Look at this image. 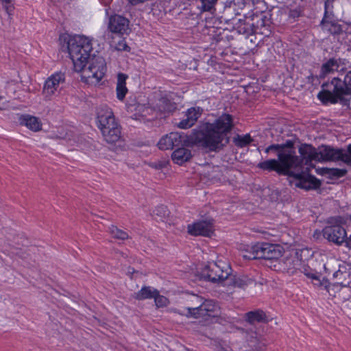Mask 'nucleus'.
I'll return each instance as SVG.
<instances>
[{"label": "nucleus", "instance_id": "f257e3e1", "mask_svg": "<svg viewBox=\"0 0 351 351\" xmlns=\"http://www.w3.org/2000/svg\"><path fill=\"white\" fill-rule=\"evenodd\" d=\"M234 127L233 117L223 113L213 122L201 123L190 135L170 132L158 143L160 149H171L180 145L197 146L211 152H219L230 143V134Z\"/></svg>", "mask_w": 351, "mask_h": 351}, {"label": "nucleus", "instance_id": "f03ea898", "mask_svg": "<svg viewBox=\"0 0 351 351\" xmlns=\"http://www.w3.org/2000/svg\"><path fill=\"white\" fill-rule=\"evenodd\" d=\"M68 51L73 64L74 70L81 73L82 80L88 84H97L106 71L103 57L90 56L93 47L90 40L81 35H75L67 43Z\"/></svg>", "mask_w": 351, "mask_h": 351}, {"label": "nucleus", "instance_id": "7ed1b4c3", "mask_svg": "<svg viewBox=\"0 0 351 351\" xmlns=\"http://www.w3.org/2000/svg\"><path fill=\"white\" fill-rule=\"evenodd\" d=\"M277 155L281 175L293 178L296 187L309 190L319 186V182L315 176L303 171L295 173L291 171L292 169L299 170L302 167V159L296 155L294 149L282 150Z\"/></svg>", "mask_w": 351, "mask_h": 351}, {"label": "nucleus", "instance_id": "20e7f679", "mask_svg": "<svg viewBox=\"0 0 351 351\" xmlns=\"http://www.w3.org/2000/svg\"><path fill=\"white\" fill-rule=\"evenodd\" d=\"M96 119L97 127L106 142L114 143L119 140L121 128L108 106L101 105L97 108Z\"/></svg>", "mask_w": 351, "mask_h": 351}, {"label": "nucleus", "instance_id": "39448f33", "mask_svg": "<svg viewBox=\"0 0 351 351\" xmlns=\"http://www.w3.org/2000/svg\"><path fill=\"white\" fill-rule=\"evenodd\" d=\"M282 253L283 247L281 245L269 243H256L241 247V255L246 260H278L282 256Z\"/></svg>", "mask_w": 351, "mask_h": 351}, {"label": "nucleus", "instance_id": "423d86ee", "mask_svg": "<svg viewBox=\"0 0 351 351\" xmlns=\"http://www.w3.org/2000/svg\"><path fill=\"white\" fill-rule=\"evenodd\" d=\"M232 269L228 264L222 261L209 263L202 271L203 276L210 282L220 283L226 282Z\"/></svg>", "mask_w": 351, "mask_h": 351}, {"label": "nucleus", "instance_id": "0eeeda50", "mask_svg": "<svg viewBox=\"0 0 351 351\" xmlns=\"http://www.w3.org/2000/svg\"><path fill=\"white\" fill-rule=\"evenodd\" d=\"M323 237L329 242L341 245L347 238V233L340 225L327 226L322 230Z\"/></svg>", "mask_w": 351, "mask_h": 351}, {"label": "nucleus", "instance_id": "6e6552de", "mask_svg": "<svg viewBox=\"0 0 351 351\" xmlns=\"http://www.w3.org/2000/svg\"><path fill=\"white\" fill-rule=\"evenodd\" d=\"M187 230L193 236L211 237L214 232L213 222L210 220H202L189 224Z\"/></svg>", "mask_w": 351, "mask_h": 351}, {"label": "nucleus", "instance_id": "1a4fd4ad", "mask_svg": "<svg viewBox=\"0 0 351 351\" xmlns=\"http://www.w3.org/2000/svg\"><path fill=\"white\" fill-rule=\"evenodd\" d=\"M64 79V74L61 72L56 73L47 78L43 90V94L46 99H51Z\"/></svg>", "mask_w": 351, "mask_h": 351}, {"label": "nucleus", "instance_id": "9d476101", "mask_svg": "<svg viewBox=\"0 0 351 351\" xmlns=\"http://www.w3.org/2000/svg\"><path fill=\"white\" fill-rule=\"evenodd\" d=\"M129 20L119 14H114L109 18L108 29L114 34H128L129 28Z\"/></svg>", "mask_w": 351, "mask_h": 351}, {"label": "nucleus", "instance_id": "9b49d317", "mask_svg": "<svg viewBox=\"0 0 351 351\" xmlns=\"http://www.w3.org/2000/svg\"><path fill=\"white\" fill-rule=\"evenodd\" d=\"M333 91L338 97L347 95L351 93V71H349L344 77L343 81L334 77L331 81Z\"/></svg>", "mask_w": 351, "mask_h": 351}, {"label": "nucleus", "instance_id": "f8f14e48", "mask_svg": "<svg viewBox=\"0 0 351 351\" xmlns=\"http://www.w3.org/2000/svg\"><path fill=\"white\" fill-rule=\"evenodd\" d=\"M341 149H335L328 145H321L317 148V162L340 160Z\"/></svg>", "mask_w": 351, "mask_h": 351}, {"label": "nucleus", "instance_id": "ddd939ff", "mask_svg": "<svg viewBox=\"0 0 351 351\" xmlns=\"http://www.w3.org/2000/svg\"><path fill=\"white\" fill-rule=\"evenodd\" d=\"M136 110L134 119L144 123L154 120L158 115L155 109L145 104H138Z\"/></svg>", "mask_w": 351, "mask_h": 351}, {"label": "nucleus", "instance_id": "4468645a", "mask_svg": "<svg viewBox=\"0 0 351 351\" xmlns=\"http://www.w3.org/2000/svg\"><path fill=\"white\" fill-rule=\"evenodd\" d=\"M202 114L199 108H191L186 112V119L178 123V127L182 129H187L192 127Z\"/></svg>", "mask_w": 351, "mask_h": 351}, {"label": "nucleus", "instance_id": "2eb2a0df", "mask_svg": "<svg viewBox=\"0 0 351 351\" xmlns=\"http://www.w3.org/2000/svg\"><path fill=\"white\" fill-rule=\"evenodd\" d=\"M234 30L239 34L243 35L246 38L258 32L257 29H255L254 23L241 19H239L235 24Z\"/></svg>", "mask_w": 351, "mask_h": 351}, {"label": "nucleus", "instance_id": "dca6fc26", "mask_svg": "<svg viewBox=\"0 0 351 351\" xmlns=\"http://www.w3.org/2000/svg\"><path fill=\"white\" fill-rule=\"evenodd\" d=\"M19 121L21 125L26 126L34 132H38L42 129V123L39 119L30 114L20 115Z\"/></svg>", "mask_w": 351, "mask_h": 351}, {"label": "nucleus", "instance_id": "f3484780", "mask_svg": "<svg viewBox=\"0 0 351 351\" xmlns=\"http://www.w3.org/2000/svg\"><path fill=\"white\" fill-rule=\"evenodd\" d=\"M299 154H300L302 162L304 160L307 162L313 160L317 161V149L315 148L310 144L304 143L300 145L298 149Z\"/></svg>", "mask_w": 351, "mask_h": 351}, {"label": "nucleus", "instance_id": "a211bd4d", "mask_svg": "<svg viewBox=\"0 0 351 351\" xmlns=\"http://www.w3.org/2000/svg\"><path fill=\"white\" fill-rule=\"evenodd\" d=\"M191 158V151L185 147H179L174 150L171 154L172 160L179 165L188 162Z\"/></svg>", "mask_w": 351, "mask_h": 351}, {"label": "nucleus", "instance_id": "6ab92c4d", "mask_svg": "<svg viewBox=\"0 0 351 351\" xmlns=\"http://www.w3.org/2000/svg\"><path fill=\"white\" fill-rule=\"evenodd\" d=\"M320 25L323 29L328 31L331 34H339L342 32L341 26L335 21V18L322 19Z\"/></svg>", "mask_w": 351, "mask_h": 351}, {"label": "nucleus", "instance_id": "aec40b11", "mask_svg": "<svg viewBox=\"0 0 351 351\" xmlns=\"http://www.w3.org/2000/svg\"><path fill=\"white\" fill-rule=\"evenodd\" d=\"M128 78V75L120 73L117 75V97L119 100H123L126 93H128V88L126 87V80Z\"/></svg>", "mask_w": 351, "mask_h": 351}, {"label": "nucleus", "instance_id": "412c9836", "mask_svg": "<svg viewBox=\"0 0 351 351\" xmlns=\"http://www.w3.org/2000/svg\"><path fill=\"white\" fill-rule=\"evenodd\" d=\"M158 290L152 287L144 286L138 292L134 293V298L137 300L154 299L157 295Z\"/></svg>", "mask_w": 351, "mask_h": 351}, {"label": "nucleus", "instance_id": "4be33fe9", "mask_svg": "<svg viewBox=\"0 0 351 351\" xmlns=\"http://www.w3.org/2000/svg\"><path fill=\"white\" fill-rule=\"evenodd\" d=\"M257 167L268 171H274L278 173L279 175H281V171H280L279 162L276 159H269L263 162H259L257 165Z\"/></svg>", "mask_w": 351, "mask_h": 351}, {"label": "nucleus", "instance_id": "5701e85b", "mask_svg": "<svg viewBox=\"0 0 351 351\" xmlns=\"http://www.w3.org/2000/svg\"><path fill=\"white\" fill-rule=\"evenodd\" d=\"M246 320L251 324L267 322L266 314L261 310L250 311L245 314Z\"/></svg>", "mask_w": 351, "mask_h": 351}, {"label": "nucleus", "instance_id": "b1692460", "mask_svg": "<svg viewBox=\"0 0 351 351\" xmlns=\"http://www.w3.org/2000/svg\"><path fill=\"white\" fill-rule=\"evenodd\" d=\"M187 313H186V316L187 317H193L195 319L197 318H204L206 316H209V314L206 311V308L203 307V305L201 304L199 306L195 308H187Z\"/></svg>", "mask_w": 351, "mask_h": 351}, {"label": "nucleus", "instance_id": "393cba45", "mask_svg": "<svg viewBox=\"0 0 351 351\" xmlns=\"http://www.w3.org/2000/svg\"><path fill=\"white\" fill-rule=\"evenodd\" d=\"M284 263L287 270L290 273H294L302 264V261L296 255L287 257Z\"/></svg>", "mask_w": 351, "mask_h": 351}, {"label": "nucleus", "instance_id": "a878e982", "mask_svg": "<svg viewBox=\"0 0 351 351\" xmlns=\"http://www.w3.org/2000/svg\"><path fill=\"white\" fill-rule=\"evenodd\" d=\"M247 280L241 278L230 274L226 282L224 283L226 286H232L234 287L244 288L247 285Z\"/></svg>", "mask_w": 351, "mask_h": 351}, {"label": "nucleus", "instance_id": "bb28decb", "mask_svg": "<svg viewBox=\"0 0 351 351\" xmlns=\"http://www.w3.org/2000/svg\"><path fill=\"white\" fill-rule=\"evenodd\" d=\"M201 5L199 6V9L202 12H209L213 14L216 9L215 5L218 0H199Z\"/></svg>", "mask_w": 351, "mask_h": 351}, {"label": "nucleus", "instance_id": "cd10ccee", "mask_svg": "<svg viewBox=\"0 0 351 351\" xmlns=\"http://www.w3.org/2000/svg\"><path fill=\"white\" fill-rule=\"evenodd\" d=\"M318 97L323 102L330 101L332 104H335L337 102V99L341 97L337 96L332 89V91L325 90L322 93H319L318 94Z\"/></svg>", "mask_w": 351, "mask_h": 351}, {"label": "nucleus", "instance_id": "c85d7f7f", "mask_svg": "<svg viewBox=\"0 0 351 351\" xmlns=\"http://www.w3.org/2000/svg\"><path fill=\"white\" fill-rule=\"evenodd\" d=\"M252 141V138L249 134L243 136L237 135L233 138L234 145L239 147H244L251 143Z\"/></svg>", "mask_w": 351, "mask_h": 351}, {"label": "nucleus", "instance_id": "c756f323", "mask_svg": "<svg viewBox=\"0 0 351 351\" xmlns=\"http://www.w3.org/2000/svg\"><path fill=\"white\" fill-rule=\"evenodd\" d=\"M337 67L338 64L337 63V61L334 59H330L328 61H327L322 65L321 68L322 75H326L337 69Z\"/></svg>", "mask_w": 351, "mask_h": 351}, {"label": "nucleus", "instance_id": "7c9ffc66", "mask_svg": "<svg viewBox=\"0 0 351 351\" xmlns=\"http://www.w3.org/2000/svg\"><path fill=\"white\" fill-rule=\"evenodd\" d=\"M202 304L209 314V317L215 316L218 311L219 306L213 300H206Z\"/></svg>", "mask_w": 351, "mask_h": 351}, {"label": "nucleus", "instance_id": "2f4dec72", "mask_svg": "<svg viewBox=\"0 0 351 351\" xmlns=\"http://www.w3.org/2000/svg\"><path fill=\"white\" fill-rule=\"evenodd\" d=\"M109 231L112 237L114 239L125 240L129 238L128 234L126 232L119 229L114 226H110L109 228Z\"/></svg>", "mask_w": 351, "mask_h": 351}, {"label": "nucleus", "instance_id": "473e14b6", "mask_svg": "<svg viewBox=\"0 0 351 351\" xmlns=\"http://www.w3.org/2000/svg\"><path fill=\"white\" fill-rule=\"evenodd\" d=\"M333 0H326L324 3V14L323 19L328 18L332 19L335 18V15L333 13Z\"/></svg>", "mask_w": 351, "mask_h": 351}, {"label": "nucleus", "instance_id": "72a5a7b5", "mask_svg": "<svg viewBox=\"0 0 351 351\" xmlns=\"http://www.w3.org/2000/svg\"><path fill=\"white\" fill-rule=\"evenodd\" d=\"M341 153L340 160L347 165L351 164V144L348 145L346 149H341Z\"/></svg>", "mask_w": 351, "mask_h": 351}, {"label": "nucleus", "instance_id": "f704fd0d", "mask_svg": "<svg viewBox=\"0 0 351 351\" xmlns=\"http://www.w3.org/2000/svg\"><path fill=\"white\" fill-rule=\"evenodd\" d=\"M327 173L330 176L336 178H339L344 176L347 173V170L345 169H328Z\"/></svg>", "mask_w": 351, "mask_h": 351}, {"label": "nucleus", "instance_id": "c9c22d12", "mask_svg": "<svg viewBox=\"0 0 351 351\" xmlns=\"http://www.w3.org/2000/svg\"><path fill=\"white\" fill-rule=\"evenodd\" d=\"M154 216H157L158 219L162 220L166 216L168 215V210L167 207L161 205L156 207L153 211Z\"/></svg>", "mask_w": 351, "mask_h": 351}, {"label": "nucleus", "instance_id": "e433bc0d", "mask_svg": "<svg viewBox=\"0 0 351 351\" xmlns=\"http://www.w3.org/2000/svg\"><path fill=\"white\" fill-rule=\"evenodd\" d=\"M154 299L155 304L158 308L166 306L169 303L168 299L166 297L160 295L158 291L157 295H156L154 298Z\"/></svg>", "mask_w": 351, "mask_h": 351}, {"label": "nucleus", "instance_id": "4c0bfd02", "mask_svg": "<svg viewBox=\"0 0 351 351\" xmlns=\"http://www.w3.org/2000/svg\"><path fill=\"white\" fill-rule=\"evenodd\" d=\"M255 24V29H257L258 32H256V34H266L267 33L265 32L263 29H265L266 30H268V28L267 27V25L265 23V21L263 18L259 19L256 21Z\"/></svg>", "mask_w": 351, "mask_h": 351}, {"label": "nucleus", "instance_id": "58836bf2", "mask_svg": "<svg viewBox=\"0 0 351 351\" xmlns=\"http://www.w3.org/2000/svg\"><path fill=\"white\" fill-rule=\"evenodd\" d=\"M162 109L165 112H173L176 109V105L175 103H171L169 100H163L162 101Z\"/></svg>", "mask_w": 351, "mask_h": 351}, {"label": "nucleus", "instance_id": "ea45409f", "mask_svg": "<svg viewBox=\"0 0 351 351\" xmlns=\"http://www.w3.org/2000/svg\"><path fill=\"white\" fill-rule=\"evenodd\" d=\"M293 145L294 143L291 140H287L285 143L278 144V145L280 146L279 152H281L282 150L294 149Z\"/></svg>", "mask_w": 351, "mask_h": 351}, {"label": "nucleus", "instance_id": "a19ab883", "mask_svg": "<svg viewBox=\"0 0 351 351\" xmlns=\"http://www.w3.org/2000/svg\"><path fill=\"white\" fill-rule=\"evenodd\" d=\"M1 1L6 12L11 15L14 9L13 5L11 4V0H1Z\"/></svg>", "mask_w": 351, "mask_h": 351}, {"label": "nucleus", "instance_id": "79ce46f5", "mask_svg": "<svg viewBox=\"0 0 351 351\" xmlns=\"http://www.w3.org/2000/svg\"><path fill=\"white\" fill-rule=\"evenodd\" d=\"M116 49L118 51H129L130 47L126 44V42L124 40H120L115 47Z\"/></svg>", "mask_w": 351, "mask_h": 351}, {"label": "nucleus", "instance_id": "37998d69", "mask_svg": "<svg viewBox=\"0 0 351 351\" xmlns=\"http://www.w3.org/2000/svg\"><path fill=\"white\" fill-rule=\"evenodd\" d=\"M280 148V146H279L278 144H272L265 148V152L266 154H269L271 151H276V152H278V153H279Z\"/></svg>", "mask_w": 351, "mask_h": 351}, {"label": "nucleus", "instance_id": "c03bdc74", "mask_svg": "<svg viewBox=\"0 0 351 351\" xmlns=\"http://www.w3.org/2000/svg\"><path fill=\"white\" fill-rule=\"evenodd\" d=\"M166 162L162 161L154 162L151 164V167L156 169H162L166 167Z\"/></svg>", "mask_w": 351, "mask_h": 351}, {"label": "nucleus", "instance_id": "a18cd8bd", "mask_svg": "<svg viewBox=\"0 0 351 351\" xmlns=\"http://www.w3.org/2000/svg\"><path fill=\"white\" fill-rule=\"evenodd\" d=\"M132 5H137L141 3H144L147 0H127Z\"/></svg>", "mask_w": 351, "mask_h": 351}, {"label": "nucleus", "instance_id": "49530a36", "mask_svg": "<svg viewBox=\"0 0 351 351\" xmlns=\"http://www.w3.org/2000/svg\"><path fill=\"white\" fill-rule=\"evenodd\" d=\"M345 242L348 247H351V235L346 239Z\"/></svg>", "mask_w": 351, "mask_h": 351}, {"label": "nucleus", "instance_id": "de8ad7c7", "mask_svg": "<svg viewBox=\"0 0 351 351\" xmlns=\"http://www.w3.org/2000/svg\"><path fill=\"white\" fill-rule=\"evenodd\" d=\"M22 258H26V256H25L23 254H19Z\"/></svg>", "mask_w": 351, "mask_h": 351}, {"label": "nucleus", "instance_id": "09e8293b", "mask_svg": "<svg viewBox=\"0 0 351 351\" xmlns=\"http://www.w3.org/2000/svg\"><path fill=\"white\" fill-rule=\"evenodd\" d=\"M34 250V247H32L31 249H29V251H33Z\"/></svg>", "mask_w": 351, "mask_h": 351}, {"label": "nucleus", "instance_id": "8fccbe9b", "mask_svg": "<svg viewBox=\"0 0 351 351\" xmlns=\"http://www.w3.org/2000/svg\"><path fill=\"white\" fill-rule=\"evenodd\" d=\"M1 99V97L0 96V100Z\"/></svg>", "mask_w": 351, "mask_h": 351}]
</instances>
